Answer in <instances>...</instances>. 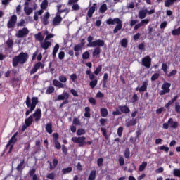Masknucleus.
<instances>
[{
    "label": "nucleus",
    "instance_id": "f257e3e1",
    "mask_svg": "<svg viewBox=\"0 0 180 180\" xmlns=\"http://www.w3.org/2000/svg\"><path fill=\"white\" fill-rule=\"evenodd\" d=\"M57 10L58 12L53 20V26H58V25L61 23V20H63V18H61V13H63V12H65V13H69L70 12V9L65 8V6L64 4H58L57 6Z\"/></svg>",
    "mask_w": 180,
    "mask_h": 180
},
{
    "label": "nucleus",
    "instance_id": "f03ea898",
    "mask_svg": "<svg viewBox=\"0 0 180 180\" xmlns=\"http://www.w3.org/2000/svg\"><path fill=\"white\" fill-rule=\"evenodd\" d=\"M25 103L27 108H30V110H27L25 112V115L27 116L30 115L34 109H36V105L39 103V98L37 97H32V101L30 100V97L27 96L25 101Z\"/></svg>",
    "mask_w": 180,
    "mask_h": 180
},
{
    "label": "nucleus",
    "instance_id": "7ed1b4c3",
    "mask_svg": "<svg viewBox=\"0 0 180 180\" xmlns=\"http://www.w3.org/2000/svg\"><path fill=\"white\" fill-rule=\"evenodd\" d=\"M29 58V55L26 53H20L18 56L13 58V66L18 67V64H25Z\"/></svg>",
    "mask_w": 180,
    "mask_h": 180
},
{
    "label": "nucleus",
    "instance_id": "20e7f679",
    "mask_svg": "<svg viewBox=\"0 0 180 180\" xmlns=\"http://www.w3.org/2000/svg\"><path fill=\"white\" fill-rule=\"evenodd\" d=\"M68 79L67 77L64 76V75H61L58 77V80L53 79V85L55 86L56 88H67L65 85V82H67Z\"/></svg>",
    "mask_w": 180,
    "mask_h": 180
},
{
    "label": "nucleus",
    "instance_id": "39448f33",
    "mask_svg": "<svg viewBox=\"0 0 180 180\" xmlns=\"http://www.w3.org/2000/svg\"><path fill=\"white\" fill-rule=\"evenodd\" d=\"M107 25H117L113 30V33L116 34L119 30H121L123 25L122 24V20L120 18H110L107 20Z\"/></svg>",
    "mask_w": 180,
    "mask_h": 180
},
{
    "label": "nucleus",
    "instance_id": "423d86ee",
    "mask_svg": "<svg viewBox=\"0 0 180 180\" xmlns=\"http://www.w3.org/2000/svg\"><path fill=\"white\" fill-rule=\"evenodd\" d=\"M18 136V132H16L9 140L8 143L6 146V148H8L9 147V150L8 153H12V150H13V146H15V143L16 141H18V139H16Z\"/></svg>",
    "mask_w": 180,
    "mask_h": 180
},
{
    "label": "nucleus",
    "instance_id": "0eeeda50",
    "mask_svg": "<svg viewBox=\"0 0 180 180\" xmlns=\"http://www.w3.org/2000/svg\"><path fill=\"white\" fill-rule=\"evenodd\" d=\"M85 140H86L85 136H74L72 138V141H73V143H77L79 147H82L84 144H86Z\"/></svg>",
    "mask_w": 180,
    "mask_h": 180
},
{
    "label": "nucleus",
    "instance_id": "6e6552de",
    "mask_svg": "<svg viewBox=\"0 0 180 180\" xmlns=\"http://www.w3.org/2000/svg\"><path fill=\"white\" fill-rule=\"evenodd\" d=\"M171 84L167 82H165L162 86V91H160V95H165V94H169L171 91Z\"/></svg>",
    "mask_w": 180,
    "mask_h": 180
},
{
    "label": "nucleus",
    "instance_id": "1a4fd4ad",
    "mask_svg": "<svg viewBox=\"0 0 180 180\" xmlns=\"http://www.w3.org/2000/svg\"><path fill=\"white\" fill-rule=\"evenodd\" d=\"M27 34H29V30L26 27H24L22 30H19L15 34V36L18 39H23V37H25V36H27Z\"/></svg>",
    "mask_w": 180,
    "mask_h": 180
},
{
    "label": "nucleus",
    "instance_id": "9d476101",
    "mask_svg": "<svg viewBox=\"0 0 180 180\" xmlns=\"http://www.w3.org/2000/svg\"><path fill=\"white\" fill-rule=\"evenodd\" d=\"M17 20H18V17L15 15L11 16L7 23V26L8 29H12V27H13V26L16 25Z\"/></svg>",
    "mask_w": 180,
    "mask_h": 180
},
{
    "label": "nucleus",
    "instance_id": "9b49d317",
    "mask_svg": "<svg viewBox=\"0 0 180 180\" xmlns=\"http://www.w3.org/2000/svg\"><path fill=\"white\" fill-rule=\"evenodd\" d=\"M142 64L146 68H150L151 67V58L150 56H146L142 59Z\"/></svg>",
    "mask_w": 180,
    "mask_h": 180
},
{
    "label": "nucleus",
    "instance_id": "f8f14e48",
    "mask_svg": "<svg viewBox=\"0 0 180 180\" xmlns=\"http://www.w3.org/2000/svg\"><path fill=\"white\" fill-rule=\"evenodd\" d=\"M39 68H41V70L44 68V65H43V63H41V62H39L35 64V65L33 67L32 70H31L30 74H36Z\"/></svg>",
    "mask_w": 180,
    "mask_h": 180
},
{
    "label": "nucleus",
    "instance_id": "ddd939ff",
    "mask_svg": "<svg viewBox=\"0 0 180 180\" xmlns=\"http://www.w3.org/2000/svg\"><path fill=\"white\" fill-rule=\"evenodd\" d=\"M105 41L103 40L98 39L91 44V47H103Z\"/></svg>",
    "mask_w": 180,
    "mask_h": 180
},
{
    "label": "nucleus",
    "instance_id": "4468645a",
    "mask_svg": "<svg viewBox=\"0 0 180 180\" xmlns=\"http://www.w3.org/2000/svg\"><path fill=\"white\" fill-rule=\"evenodd\" d=\"M32 116L35 122H39L41 119V110L40 108L37 109Z\"/></svg>",
    "mask_w": 180,
    "mask_h": 180
},
{
    "label": "nucleus",
    "instance_id": "2eb2a0df",
    "mask_svg": "<svg viewBox=\"0 0 180 180\" xmlns=\"http://www.w3.org/2000/svg\"><path fill=\"white\" fill-rule=\"evenodd\" d=\"M25 126L24 125L22 127L23 130H25V129L32 125V123H33V116L30 115L28 118H26L25 120Z\"/></svg>",
    "mask_w": 180,
    "mask_h": 180
},
{
    "label": "nucleus",
    "instance_id": "dca6fc26",
    "mask_svg": "<svg viewBox=\"0 0 180 180\" xmlns=\"http://www.w3.org/2000/svg\"><path fill=\"white\" fill-rule=\"evenodd\" d=\"M70 98V94L65 91H63L62 94L58 96L57 99L55 101H64L65 99H68Z\"/></svg>",
    "mask_w": 180,
    "mask_h": 180
},
{
    "label": "nucleus",
    "instance_id": "f3484780",
    "mask_svg": "<svg viewBox=\"0 0 180 180\" xmlns=\"http://www.w3.org/2000/svg\"><path fill=\"white\" fill-rule=\"evenodd\" d=\"M168 124L172 127V129H176L179 126L178 122H174V119L172 118L169 119Z\"/></svg>",
    "mask_w": 180,
    "mask_h": 180
},
{
    "label": "nucleus",
    "instance_id": "a211bd4d",
    "mask_svg": "<svg viewBox=\"0 0 180 180\" xmlns=\"http://www.w3.org/2000/svg\"><path fill=\"white\" fill-rule=\"evenodd\" d=\"M51 46V42L44 39V42H41V47L44 49V50H47Z\"/></svg>",
    "mask_w": 180,
    "mask_h": 180
},
{
    "label": "nucleus",
    "instance_id": "6ab92c4d",
    "mask_svg": "<svg viewBox=\"0 0 180 180\" xmlns=\"http://www.w3.org/2000/svg\"><path fill=\"white\" fill-rule=\"evenodd\" d=\"M147 16V8L143 10H140L139 12V19H144Z\"/></svg>",
    "mask_w": 180,
    "mask_h": 180
},
{
    "label": "nucleus",
    "instance_id": "aec40b11",
    "mask_svg": "<svg viewBox=\"0 0 180 180\" xmlns=\"http://www.w3.org/2000/svg\"><path fill=\"white\" fill-rule=\"evenodd\" d=\"M148 85V81H144L142 83V86L139 87V92H145V91H147Z\"/></svg>",
    "mask_w": 180,
    "mask_h": 180
},
{
    "label": "nucleus",
    "instance_id": "412c9836",
    "mask_svg": "<svg viewBox=\"0 0 180 180\" xmlns=\"http://www.w3.org/2000/svg\"><path fill=\"white\" fill-rule=\"evenodd\" d=\"M119 109L121 111V113H129L130 112V108L126 105H120Z\"/></svg>",
    "mask_w": 180,
    "mask_h": 180
},
{
    "label": "nucleus",
    "instance_id": "4be33fe9",
    "mask_svg": "<svg viewBox=\"0 0 180 180\" xmlns=\"http://www.w3.org/2000/svg\"><path fill=\"white\" fill-rule=\"evenodd\" d=\"M34 38L38 40V41H40V43L43 42V41L44 40V37H43V34H41V32H38L37 34H35Z\"/></svg>",
    "mask_w": 180,
    "mask_h": 180
},
{
    "label": "nucleus",
    "instance_id": "5701e85b",
    "mask_svg": "<svg viewBox=\"0 0 180 180\" xmlns=\"http://www.w3.org/2000/svg\"><path fill=\"white\" fill-rule=\"evenodd\" d=\"M49 18H50V13L46 12L42 18L44 25H47V23H49Z\"/></svg>",
    "mask_w": 180,
    "mask_h": 180
},
{
    "label": "nucleus",
    "instance_id": "b1692460",
    "mask_svg": "<svg viewBox=\"0 0 180 180\" xmlns=\"http://www.w3.org/2000/svg\"><path fill=\"white\" fill-rule=\"evenodd\" d=\"M59 49H60V45L58 44H56L53 48V51L52 53L53 58H56V56H57V53L58 52Z\"/></svg>",
    "mask_w": 180,
    "mask_h": 180
},
{
    "label": "nucleus",
    "instance_id": "393cba45",
    "mask_svg": "<svg viewBox=\"0 0 180 180\" xmlns=\"http://www.w3.org/2000/svg\"><path fill=\"white\" fill-rule=\"evenodd\" d=\"M96 178V170H93L90 172L88 180H95Z\"/></svg>",
    "mask_w": 180,
    "mask_h": 180
},
{
    "label": "nucleus",
    "instance_id": "a878e982",
    "mask_svg": "<svg viewBox=\"0 0 180 180\" xmlns=\"http://www.w3.org/2000/svg\"><path fill=\"white\" fill-rule=\"evenodd\" d=\"M95 9L96 8L94 6L90 7L87 13V15L89 16V18H92V15H94V13H95Z\"/></svg>",
    "mask_w": 180,
    "mask_h": 180
},
{
    "label": "nucleus",
    "instance_id": "bb28decb",
    "mask_svg": "<svg viewBox=\"0 0 180 180\" xmlns=\"http://www.w3.org/2000/svg\"><path fill=\"white\" fill-rule=\"evenodd\" d=\"M24 11L25 12L26 15H29L33 13V8L29 6H25L24 8Z\"/></svg>",
    "mask_w": 180,
    "mask_h": 180
},
{
    "label": "nucleus",
    "instance_id": "cd10ccee",
    "mask_svg": "<svg viewBox=\"0 0 180 180\" xmlns=\"http://www.w3.org/2000/svg\"><path fill=\"white\" fill-rule=\"evenodd\" d=\"M175 1H176V0H167L165 1V6L169 8L171 5H174V2Z\"/></svg>",
    "mask_w": 180,
    "mask_h": 180
},
{
    "label": "nucleus",
    "instance_id": "c85d7f7f",
    "mask_svg": "<svg viewBox=\"0 0 180 180\" xmlns=\"http://www.w3.org/2000/svg\"><path fill=\"white\" fill-rule=\"evenodd\" d=\"M46 130L49 134H51V133H53V126L51 125V123H49L46 124Z\"/></svg>",
    "mask_w": 180,
    "mask_h": 180
},
{
    "label": "nucleus",
    "instance_id": "c756f323",
    "mask_svg": "<svg viewBox=\"0 0 180 180\" xmlns=\"http://www.w3.org/2000/svg\"><path fill=\"white\" fill-rule=\"evenodd\" d=\"M100 112H101V115L102 117H108V109L101 108Z\"/></svg>",
    "mask_w": 180,
    "mask_h": 180
},
{
    "label": "nucleus",
    "instance_id": "7c9ffc66",
    "mask_svg": "<svg viewBox=\"0 0 180 180\" xmlns=\"http://www.w3.org/2000/svg\"><path fill=\"white\" fill-rule=\"evenodd\" d=\"M137 123L136 119L131 120L130 121L127 122V127H130V126H134Z\"/></svg>",
    "mask_w": 180,
    "mask_h": 180
},
{
    "label": "nucleus",
    "instance_id": "2f4dec72",
    "mask_svg": "<svg viewBox=\"0 0 180 180\" xmlns=\"http://www.w3.org/2000/svg\"><path fill=\"white\" fill-rule=\"evenodd\" d=\"M84 110H85L84 117H91V108L89 107H86Z\"/></svg>",
    "mask_w": 180,
    "mask_h": 180
},
{
    "label": "nucleus",
    "instance_id": "473e14b6",
    "mask_svg": "<svg viewBox=\"0 0 180 180\" xmlns=\"http://www.w3.org/2000/svg\"><path fill=\"white\" fill-rule=\"evenodd\" d=\"M105 11H108V6L104 4L102 6H101L99 12L101 13H105Z\"/></svg>",
    "mask_w": 180,
    "mask_h": 180
},
{
    "label": "nucleus",
    "instance_id": "72a5a7b5",
    "mask_svg": "<svg viewBox=\"0 0 180 180\" xmlns=\"http://www.w3.org/2000/svg\"><path fill=\"white\" fill-rule=\"evenodd\" d=\"M146 167H147V162H143L139 168V171L140 172H142V171H144L146 169Z\"/></svg>",
    "mask_w": 180,
    "mask_h": 180
},
{
    "label": "nucleus",
    "instance_id": "f704fd0d",
    "mask_svg": "<svg viewBox=\"0 0 180 180\" xmlns=\"http://www.w3.org/2000/svg\"><path fill=\"white\" fill-rule=\"evenodd\" d=\"M71 171H72V167H67L62 169V172L64 175H65V174H70Z\"/></svg>",
    "mask_w": 180,
    "mask_h": 180
},
{
    "label": "nucleus",
    "instance_id": "c9c22d12",
    "mask_svg": "<svg viewBox=\"0 0 180 180\" xmlns=\"http://www.w3.org/2000/svg\"><path fill=\"white\" fill-rule=\"evenodd\" d=\"M49 6V1L44 0L41 4V9H46Z\"/></svg>",
    "mask_w": 180,
    "mask_h": 180
},
{
    "label": "nucleus",
    "instance_id": "e433bc0d",
    "mask_svg": "<svg viewBox=\"0 0 180 180\" xmlns=\"http://www.w3.org/2000/svg\"><path fill=\"white\" fill-rule=\"evenodd\" d=\"M86 74L89 75V79H91V81H94V79H95V75H94V73L91 72V70H87L86 72Z\"/></svg>",
    "mask_w": 180,
    "mask_h": 180
},
{
    "label": "nucleus",
    "instance_id": "4c0bfd02",
    "mask_svg": "<svg viewBox=\"0 0 180 180\" xmlns=\"http://www.w3.org/2000/svg\"><path fill=\"white\" fill-rule=\"evenodd\" d=\"M172 34L173 36H179V34H180V27L177 29L173 30L172 32Z\"/></svg>",
    "mask_w": 180,
    "mask_h": 180
},
{
    "label": "nucleus",
    "instance_id": "58836bf2",
    "mask_svg": "<svg viewBox=\"0 0 180 180\" xmlns=\"http://www.w3.org/2000/svg\"><path fill=\"white\" fill-rule=\"evenodd\" d=\"M89 85L91 88L92 89L95 88L96 85H98V80L96 79L92 80L91 82H90Z\"/></svg>",
    "mask_w": 180,
    "mask_h": 180
},
{
    "label": "nucleus",
    "instance_id": "ea45409f",
    "mask_svg": "<svg viewBox=\"0 0 180 180\" xmlns=\"http://www.w3.org/2000/svg\"><path fill=\"white\" fill-rule=\"evenodd\" d=\"M54 91H55L54 86H49L46 89V94H53Z\"/></svg>",
    "mask_w": 180,
    "mask_h": 180
},
{
    "label": "nucleus",
    "instance_id": "a19ab883",
    "mask_svg": "<svg viewBox=\"0 0 180 180\" xmlns=\"http://www.w3.org/2000/svg\"><path fill=\"white\" fill-rule=\"evenodd\" d=\"M24 164H25V160H21L20 163L16 167L17 171H20V169L23 168Z\"/></svg>",
    "mask_w": 180,
    "mask_h": 180
},
{
    "label": "nucleus",
    "instance_id": "79ce46f5",
    "mask_svg": "<svg viewBox=\"0 0 180 180\" xmlns=\"http://www.w3.org/2000/svg\"><path fill=\"white\" fill-rule=\"evenodd\" d=\"M101 54V49L99 47H97L94 49V51L93 52V56H99Z\"/></svg>",
    "mask_w": 180,
    "mask_h": 180
},
{
    "label": "nucleus",
    "instance_id": "37998d69",
    "mask_svg": "<svg viewBox=\"0 0 180 180\" xmlns=\"http://www.w3.org/2000/svg\"><path fill=\"white\" fill-rule=\"evenodd\" d=\"M112 115L114 116H118L119 115H122V111L120 110V109H119V107L116 109L115 111L112 112Z\"/></svg>",
    "mask_w": 180,
    "mask_h": 180
},
{
    "label": "nucleus",
    "instance_id": "c03bdc74",
    "mask_svg": "<svg viewBox=\"0 0 180 180\" xmlns=\"http://www.w3.org/2000/svg\"><path fill=\"white\" fill-rule=\"evenodd\" d=\"M101 71H102V66L99 65L96 68V70L94 71L95 75H98L99 72H101Z\"/></svg>",
    "mask_w": 180,
    "mask_h": 180
},
{
    "label": "nucleus",
    "instance_id": "a18cd8bd",
    "mask_svg": "<svg viewBox=\"0 0 180 180\" xmlns=\"http://www.w3.org/2000/svg\"><path fill=\"white\" fill-rule=\"evenodd\" d=\"M92 40H94V37H92V36H89V37H88V39H87V41H88V44H87V46H88V47H91V43H94V41H92Z\"/></svg>",
    "mask_w": 180,
    "mask_h": 180
},
{
    "label": "nucleus",
    "instance_id": "49530a36",
    "mask_svg": "<svg viewBox=\"0 0 180 180\" xmlns=\"http://www.w3.org/2000/svg\"><path fill=\"white\" fill-rule=\"evenodd\" d=\"M174 176H178L179 178H180V169H174Z\"/></svg>",
    "mask_w": 180,
    "mask_h": 180
},
{
    "label": "nucleus",
    "instance_id": "de8ad7c7",
    "mask_svg": "<svg viewBox=\"0 0 180 180\" xmlns=\"http://www.w3.org/2000/svg\"><path fill=\"white\" fill-rule=\"evenodd\" d=\"M65 57V53H64V51H60L58 53V58H59V60H64Z\"/></svg>",
    "mask_w": 180,
    "mask_h": 180
},
{
    "label": "nucleus",
    "instance_id": "09e8293b",
    "mask_svg": "<svg viewBox=\"0 0 180 180\" xmlns=\"http://www.w3.org/2000/svg\"><path fill=\"white\" fill-rule=\"evenodd\" d=\"M82 58L84 60H88L89 58V52L86 51L82 55Z\"/></svg>",
    "mask_w": 180,
    "mask_h": 180
},
{
    "label": "nucleus",
    "instance_id": "8fccbe9b",
    "mask_svg": "<svg viewBox=\"0 0 180 180\" xmlns=\"http://www.w3.org/2000/svg\"><path fill=\"white\" fill-rule=\"evenodd\" d=\"M121 46H122V47H127V39H123L121 41Z\"/></svg>",
    "mask_w": 180,
    "mask_h": 180
},
{
    "label": "nucleus",
    "instance_id": "3c124183",
    "mask_svg": "<svg viewBox=\"0 0 180 180\" xmlns=\"http://www.w3.org/2000/svg\"><path fill=\"white\" fill-rule=\"evenodd\" d=\"M77 136H82V134H85V131L84 129H79L77 132Z\"/></svg>",
    "mask_w": 180,
    "mask_h": 180
},
{
    "label": "nucleus",
    "instance_id": "603ef678",
    "mask_svg": "<svg viewBox=\"0 0 180 180\" xmlns=\"http://www.w3.org/2000/svg\"><path fill=\"white\" fill-rule=\"evenodd\" d=\"M6 44L8 46V47L9 49H11V47H12V46H13V41L11 39H9L7 41H6Z\"/></svg>",
    "mask_w": 180,
    "mask_h": 180
},
{
    "label": "nucleus",
    "instance_id": "864d4df0",
    "mask_svg": "<svg viewBox=\"0 0 180 180\" xmlns=\"http://www.w3.org/2000/svg\"><path fill=\"white\" fill-rule=\"evenodd\" d=\"M46 178L48 179H54V178H56V175L54 174V173H50L49 174L46 175Z\"/></svg>",
    "mask_w": 180,
    "mask_h": 180
},
{
    "label": "nucleus",
    "instance_id": "5fc2aeb1",
    "mask_svg": "<svg viewBox=\"0 0 180 180\" xmlns=\"http://www.w3.org/2000/svg\"><path fill=\"white\" fill-rule=\"evenodd\" d=\"M159 77H160V74H158V73L154 74L151 77V81H155V80L158 79Z\"/></svg>",
    "mask_w": 180,
    "mask_h": 180
},
{
    "label": "nucleus",
    "instance_id": "6e6d98bb",
    "mask_svg": "<svg viewBox=\"0 0 180 180\" xmlns=\"http://www.w3.org/2000/svg\"><path fill=\"white\" fill-rule=\"evenodd\" d=\"M124 157L125 158H129L130 157V150H129V148L125 149Z\"/></svg>",
    "mask_w": 180,
    "mask_h": 180
},
{
    "label": "nucleus",
    "instance_id": "4d7b16f0",
    "mask_svg": "<svg viewBox=\"0 0 180 180\" xmlns=\"http://www.w3.org/2000/svg\"><path fill=\"white\" fill-rule=\"evenodd\" d=\"M89 102L91 105H96V100L92 97L89 98Z\"/></svg>",
    "mask_w": 180,
    "mask_h": 180
},
{
    "label": "nucleus",
    "instance_id": "13d9d810",
    "mask_svg": "<svg viewBox=\"0 0 180 180\" xmlns=\"http://www.w3.org/2000/svg\"><path fill=\"white\" fill-rule=\"evenodd\" d=\"M54 144L57 150H60V148H61V144L60 143V142H58V141H55Z\"/></svg>",
    "mask_w": 180,
    "mask_h": 180
},
{
    "label": "nucleus",
    "instance_id": "bf43d9fd",
    "mask_svg": "<svg viewBox=\"0 0 180 180\" xmlns=\"http://www.w3.org/2000/svg\"><path fill=\"white\" fill-rule=\"evenodd\" d=\"M149 22H150V20L145 19V20H141L140 23H141V26H144V25H148Z\"/></svg>",
    "mask_w": 180,
    "mask_h": 180
},
{
    "label": "nucleus",
    "instance_id": "052dcab7",
    "mask_svg": "<svg viewBox=\"0 0 180 180\" xmlns=\"http://www.w3.org/2000/svg\"><path fill=\"white\" fill-rule=\"evenodd\" d=\"M70 79L72 81V82H75L77 81V74L73 73L70 75Z\"/></svg>",
    "mask_w": 180,
    "mask_h": 180
},
{
    "label": "nucleus",
    "instance_id": "680f3d73",
    "mask_svg": "<svg viewBox=\"0 0 180 180\" xmlns=\"http://www.w3.org/2000/svg\"><path fill=\"white\" fill-rule=\"evenodd\" d=\"M122 133H123V127H120L117 130V134L119 137H122Z\"/></svg>",
    "mask_w": 180,
    "mask_h": 180
},
{
    "label": "nucleus",
    "instance_id": "e2e57ef3",
    "mask_svg": "<svg viewBox=\"0 0 180 180\" xmlns=\"http://www.w3.org/2000/svg\"><path fill=\"white\" fill-rule=\"evenodd\" d=\"M175 110L177 113H180V105L179 103H175Z\"/></svg>",
    "mask_w": 180,
    "mask_h": 180
},
{
    "label": "nucleus",
    "instance_id": "0e129e2a",
    "mask_svg": "<svg viewBox=\"0 0 180 180\" xmlns=\"http://www.w3.org/2000/svg\"><path fill=\"white\" fill-rule=\"evenodd\" d=\"M72 9L73 11H79V5H78L77 4H74L72 6Z\"/></svg>",
    "mask_w": 180,
    "mask_h": 180
},
{
    "label": "nucleus",
    "instance_id": "69168bd1",
    "mask_svg": "<svg viewBox=\"0 0 180 180\" xmlns=\"http://www.w3.org/2000/svg\"><path fill=\"white\" fill-rule=\"evenodd\" d=\"M96 98H105V94H103V93L98 91L96 95Z\"/></svg>",
    "mask_w": 180,
    "mask_h": 180
},
{
    "label": "nucleus",
    "instance_id": "338daca9",
    "mask_svg": "<svg viewBox=\"0 0 180 180\" xmlns=\"http://www.w3.org/2000/svg\"><path fill=\"white\" fill-rule=\"evenodd\" d=\"M160 150H164L165 151V153H168V151H169V148H168L167 146H160Z\"/></svg>",
    "mask_w": 180,
    "mask_h": 180
},
{
    "label": "nucleus",
    "instance_id": "774afa93",
    "mask_svg": "<svg viewBox=\"0 0 180 180\" xmlns=\"http://www.w3.org/2000/svg\"><path fill=\"white\" fill-rule=\"evenodd\" d=\"M101 131H102L103 135L104 136V137H105V139H108V134H106V129H105V128H101Z\"/></svg>",
    "mask_w": 180,
    "mask_h": 180
}]
</instances>
